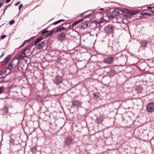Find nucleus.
I'll use <instances>...</instances> for the list:
<instances>
[{
	"label": "nucleus",
	"mask_w": 154,
	"mask_h": 154,
	"mask_svg": "<svg viewBox=\"0 0 154 154\" xmlns=\"http://www.w3.org/2000/svg\"><path fill=\"white\" fill-rule=\"evenodd\" d=\"M116 29V26L112 24H108L104 28V31L107 35L113 34L114 32V30Z\"/></svg>",
	"instance_id": "obj_1"
},
{
	"label": "nucleus",
	"mask_w": 154,
	"mask_h": 154,
	"mask_svg": "<svg viewBox=\"0 0 154 154\" xmlns=\"http://www.w3.org/2000/svg\"><path fill=\"white\" fill-rule=\"evenodd\" d=\"M82 102L81 101L75 100L72 102L71 106L72 108H76L78 109L80 107H82Z\"/></svg>",
	"instance_id": "obj_2"
},
{
	"label": "nucleus",
	"mask_w": 154,
	"mask_h": 154,
	"mask_svg": "<svg viewBox=\"0 0 154 154\" xmlns=\"http://www.w3.org/2000/svg\"><path fill=\"white\" fill-rule=\"evenodd\" d=\"M73 141L72 137L70 136H68L64 138V143L66 146H69L72 143Z\"/></svg>",
	"instance_id": "obj_3"
},
{
	"label": "nucleus",
	"mask_w": 154,
	"mask_h": 154,
	"mask_svg": "<svg viewBox=\"0 0 154 154\" xmlns=\"http://www.w3.org/2000/svg\"><path fill=\"white\" fill-rule=\"evenodd\" d=\"M53 80L54 82L56 85H59L62 82L63 78L62 76L58 75L54 77Z\"/></svg>",
	"instance_id": "obj_4"
},
{
	"label": "nucleus",
	"mask_w": 154,
	"mask_h": 154,
	"mask_svg": "<svg viewBox=\"0 0 154 154\" xmlns=\"http://www.w3.org/2000/svg\"><path fill=\"white\" fill-rule=\"evenodd\" d=\"M146 109L148 112H150L154 111V103L150 102L148 103L146 106Z\"/></svg>",
	"instance_id": "obj_5"
},
{
	"label": "nucleus",
	"mask_w": 154,
	"mask_h": 154,
	"mask_svg": "<svg viewBox=\"0 0 154 154\" xmlns=\"http://www.w3.org/2000/svg\"><path fill=\"white\" fill-rule=\"evenodd\" d=\"M89 17V15H88L85 16L83 18H82L81 20L75 21L74 23H72L71 25H69V26L68 27V29H70L73 28L75 26L78 24L80 22L84 20V19L86 18H88Z\"/></svg>",
	"instance_id": "obj_6"
},
{
	"label": "nucleus",
	"mask_w": 154,
	"mask_h": 154,
	"mask_svg": "<svg viewBox=\"0 0 154 154\" xmlns=\"http://www.w3.org/2000/svg\"><path fill=\"white\" fill-rule=\"evenodd\" d=\"M66 37V33L62 32L59 33L57 37V39L61 42H62L65 39Z\"/></svg>",
	"instance_id": "obj_7"
},
{
	"label": "nucleus",
	"mask_w": 154,
	"mask_h": 154,
	"mask_svg": "<svg viewBox=\"0 0 154 154\" xmlns=\"http://www.w3.org/2000/svg\"><path fill=\"white\" fill-rule=\"evenodd\" d=\"M114 58L111 56H108L104 59V62L106 63L110 64L113 61Z\"/></svg>",
	"instance_id": "obj_8"
},
{
	"label": "nucleus",
	"mask_w": 154,
	"mask_h": 154,
	"mask_svg": "<svg viewBox=\"0 0 154 154\" xmlns=\"http://www.w3.org/2000/svg\"><path fill=\"white\" fill-rule=\"evenodd\" d=\"M8 109L7 106H5L0 110V113L2 115H7L8 114Z\"/></svg>",
	"instance_id": "obj_9"
},
{
	"label": "nucleus",
	"mask_w": 154,
	"mask_h": 154,
	"mask_svg": "<svg viewBox=\"0 0 154 154\" xmlns=\"http://www.w3.org/2000/svg\"><path fill=\"white\" fill-rule=\"evenodd\" d=\"M28 48L29 47L27 46H26L24 48L23 50L21 52V53L22 54L19 55L18 56V57L20 58H24L26 55V53L25 52L27 50H28Z\"/></svg>",
	"instance_id": "obj_10"
},
{
	"label": "nucleus",
	"mask_w": 154,
	"mask_h": 154,
	"mask_svg": "<svg viewBox=\"0 0 154 154\" xmlns=\"http://www.w3.org/2000/svg\"><path fill=\"white\" fill-rule=\"evenodd\" d=\"M140 43V47L144 48L147 47V45L148 43V41L147 40H141Z\"/></svg>",
	"instance_id": "obj_11"
},
{
	"label": "nucleus",
	"mask_w": 154,
	"mask_h": 154,
	"mask_svg": "<svg viewBox=\"0 0 154 154\" xmlns=\"http://www.w3.org/2000/svg\"><path fill=\"white\" fill-rule=\"evenodd\" d=\"M46 45L45 41H43L40 44H38L37 46V48L39 49H42Z\"/></svg>",
	"instance_id": "obj_12"
},
{
	"label": "nucleus",
	"mask_w": 154,
	"mask_h": 154,
	"mask_svg": "<svg viewBox=\"0 0 154 154\" xmlns=\"http://www.w3.org/2000/svg\"><path fill=\"white\" fill-rule=\"evenodd\" d=\"M11 57L10 56H7V57L4 59L3 61L4 63L2 65V66H5L7 63L9 62V60L11 59Z\"/></svg>",
	"instance_id": "obj_13"
},
{
	"label": "nucleus",
	"mask_w": 154,
	"mask_h": 154,
	"mask_svg": "<svg viewBox=\"0 0 154 154\" xmlns=\"http://www.w3.org/2000/svg\"><path fill=\"white\" fill-rule=\"evenodd\" d=\"M87 21L82 23L80 24V28L85 29L88 26V23Z\"/></svg>",
	"instance_id": "obj_14"
},
{
	"label": "nucleus",
	"mask_w": 154,
	"mask_h": 154,
	"mask_svg": "<svg viewBox=\"0 0 154 154\" xmlns=\"http://www.w3.org/2000/svg\"><path fill=\"white\" fill-rule=\"evenodd\" d=\"M135 90L138 93H140L142 92L143 90V88L140 85H137L136 86Z\"/></svg>",
	"instance_id": "obj_15"
},
{
	"label": "nucleus",
	"mask_w": 154,
	"mask_h": 154,
	"mask_svg": "<svg viewBox=\"0 0 154 154\" xmlns=\"http://www.w3.org/2000/svg\"><path fill=\"white\" fill-rule=\"evenodd\" d=\"M103 119L101 117H97L95 119V122L97 124L99 125L102 123L103 122Z\"/></svg>",
	"instance_id": "obj_16"
},
{
	"label": "nucleus",
	"mask_w": 154,
	"mask_h": 154,
	"mask_svg": "<svg viewBox=\"0 0 154 154\" xmlns=\"http://www.w3.org/2000/svg\"><path fill=\"white\" fill-rule=\"evenodd\" d=\"M113 13L116 16L121 15L123 13L122 12L119 10H114L113 11Z\"/></svg>",
	"instance_id": "obj_17"
},
{
	"label": "nucleus",
	"mask_w": 154,
	"mask_h": 154,
	"mask_svg": "<svg viewBox=\"0 0 154 154\" xmlns=\"http://www.w3.org/2000/svg\"><path fill=\"white\" fill-rule=\"evenodd\" d=\"M66 30V28H65L64 27L62 26L61 27H57L56 28V30L55 32H60L64 30Z\"/></svg>",
	"instance_id": "obj_18"
},
{
	"label": "nucleus",
	"mask_w": 154,
	"mask_h": 154,
	"mask_svg": "<svg viewBox=\"0 0 154 154\" xmlns=\"http://www.w3.org/2000/svg\"><path fill=\"white\" fill-rule=\"evenodd\" d=\"M13 61H12L11 62H10L8 65L7 67V69H9L10 70H11L13 68Z\"/></svg>",
	"instance_id": "obj_19"
},
{
	"label": "nucleus",
	"mask_w": 154,
	"mask_h": 154,
	"mask_svg": "<svg viewBox=\"0 0 154 154\" xmlns=\"http://www.w3.org/2000/svg\"><path fill=\"white\" fill-rule=\"evenodd\" d=\"M31 151L33 154H36L37 151V148L36 147L34 146L32 147Z\"/></svg>",
	"instance_id": "obj_20"
},
{
	"label": "nucleus",
	"mask_w": 154,
	"mask_h": 154,
	"mask_svg": "<svg viewBox=\"0 0 154 154\" xmlns=\"http://www.w3.org/2000/svg\"><path fill=\"white\" fill-rule=\"evenodd\" d=\"M93 98L94 99H97L99 98V94L98 92L95 93L93 94Z\"/></svg>",
	"instance_id": "obj_21"
},
{
	"label": "nucleus",
	"mask_w": 154,
	"mask_h": 154,
	"mask_svg": "<svg viewBox=\"0 0 154 154\" xmlns=\"http://www.w3.org/2000/svg\"><path fill=\"white\" fill-rule=\"evenodd\" d=\"M42 39L43 38L42 37H40L37 38L34 42V45H36L38 43L40 42Z\"/></svg>",
	"instance_id": "obj_22"
},
{
	"label": "nucleus",
	"mask_w": 154,
	"mask_h": 154,
	"mask_svg": "<svg viewBox=\"0 0 154 154\" xmlns=\"http://www.w3.org/2000/svg\"><path fill=\"white\" fill-rule=\"evenodd\" d=\"M137 11H131L129 12V14L131 15H135L137 13Z\"/></svg>",
	"instance_id": "obj_23"
},
{
	"label": "nucleus",
	"mask_w": 154,
	"mask_h": 154,
	"mask_svg": "<svg viewBox=\"0 0 154 154\" xmlns=\"http://www.w3.org/2000/svg\"><path fill=\"white\" fill-rule=\"evenodd\" d=\"M48 30H47L46 29H44L43 30H42L41 32V35H43L44 34L46 33H47L48 32Z\"/></svg>",
	"instance_id": "obj_24"
},
{
	"label": "nucleus",
	"mask_w": 154,
	"mask_h": 154,
	"mask_svg": "<svg viewBox=\"0 0 154 154\" xmlns=\"http://www.w3.org/2000/svg\"><path fill=\"white\" fill-rule=\"evenodd\" d=\"M10 144L14 145V140L12 138H11L10 140Z\"/></svg>",
	"instance_id": "obj_25"
},
{
	"label": "nucleus",
	"mask_w": 154,
	"mask_h": 154,
	"mask_svg": "<svg viewBox=\"0 0 154 154\" xmlns=\"http://www.w3.org/2000/svg\"><path fill=\"white\" fill-rule=\"evenodd\" d=\"M140 14L143 16H144V15L150 16V13L147 12H142Z\"/></svg>",
	"instance_id": "obj_26"
},
{
	"label": "nucleus",
	"mask_w": 154,
	"mask_h": 154,
	"mask_svg": "<svg viewBox=\"0 0 154 154\" xmlns=\"http://www.w3.org/2000/svg\"><path fill=\"white\" fill-rule=\"evenodd\" d=\"M53 33V32L51 31L49 33H47V34L46 35V37H48L49 36H51L52 35Z\"/></svg>",
	"instance_id": "obj_27"
},
{
	"label": "nucleus",
	"mask_w": 154,
	"mask_h": 154,
	"mask_svg": "<svg viewBox=\"0 0 154 154\" xmlns=\"http://www.w3.org/2000/svg\"><path fill=\"white\" fill-rule=\"evenodd\" d=\"M5 0H0V8L2 7L4 3Z\"/></svg>",
	"instance_id": "obj_28"
},
{
	"label": "nucleus",
	"mask_w": 154,
	"mask_h": 154,
	"mask_svg": "<svg viewBox=\"0 0 154 154\" xmlns=\"http://www.w3.org/2000/svg\"><path fill=\"white\" fill-rule=\"evenodd\" d=\"M69 26V23H63L62 24V26L63 27H64L65 28V27L67 26Z\"/></svg>",
	"instance_id": "obj_29"
},
{
	"label": "nucleus",
	"mask_w": 154,
	"mask_h": 154,
	"mask_svg": "<svg viewBox=\"0 0 154 154\" xmlns=\"http://www.w3.org/2000/svg\"><path fill=\"white\" fill-rule=\"evenodd\" d=\"M60 20H59L55 22H54L52 24H53V25H55L56 24H57L59 23H60Z\"/></svg>",
	"instance_id": "obj_30"
},
{
	"label": "nucleus",
	"mask_w": 154,
	"mask_h": 154,
	"mask_svg": "<svg viewBox=\"0 0 154 154\" xmlns=\"http://www.w3.org/2000/svg\"><path fill=\"white\" fill-rule=\"evenodd\" d=\"M14 22H15L14 20H12L10 21V22L9 23V24H10V25H12L14 23Z\"/></svg>",
	"instance_id": "obj_31"
},
{
	"label": "nucleus",
	"mask_w": 154,
	"mask_h": 154,
	"mask_svg": "<svg viewBox=\"0 0 154 154\" xmlns=\"http://www.w3.org/2000/svg\"><path fill=\"white\" fill-rule=\"evenodd\" d=\"M36 98V99L37 100H39L40 101H41V98L40 96H37Z\"/></svg>",
	"instance_id": "obj_32"
},
{
	"label": "nucleus",
	"mask_w": 154,
	"mask_h": 154,
	"mask_svg": "<svg viewBox=\"0 0 154 154\" xmlns=\"http://www.w3.org/2000/svg\"><path fill=\"white\" fill-rule=\"evenodd\" d=\"M4 89L3 88V87H0V94L2 93L3 92V91Z\"/></svg>",
	"instance_id": "obj_33"
},
{
	"label": "nucleus",
	"mask_w": 154,
	"mask_h": 154,
	"mask_svg": "<svg viewBox=\"0 0 154 154\" xmlns=\"http://www.w3.org/2000/svg\"><path fill=\"white\" fill-rule=\"evenodd\" d=\"M6 37V35H2L0 37V38L1 39H3Z\"/></svg>",
	"instance_id": "obj_34"
},
{
	"label": "nucleus",
	"mask_w": 154,
	"mask_h": 154,
	"mask_svg": "<svg viewBox=\"0 0 154 154\" xmlns=\"http://www.w3.org/2000/svg\"><path fill=\"white\" fill-rule=\"evenodd\" d=\"M23 6V5L22 4H21L19 5L18 7V9L19 11L20 10V9L22 8Z\"/></svg>",
	"instance_id": "obj_35"
},
{
	"label": "nucleus",
	"mask_w": 154,
	"mask_h": 154,
	"mask_svg": "<svg viewBox=\"0 0 154 154\" xmlns=\"http://www.w3.org/2000/svg\"><path fill=\"white\" fill-rule=\"evenodd\" d=\"M26 44L25 42H23V44L21 45V46H20L19 48H21L22 47H23V46H24V45H25V44Z\"/></svg>",
	"instance_id": "obj_36"
},
{
	"label": "nucleus",
	"mask_w": 154,
	"mask_h": 154,
	"mask_svg": "<svg viewBox=\"0 0 154 154\" xmlns=\"http://www.w3.org/2000/svg\"><path fill=\"white\" fill-rule=\"evenodd\" d=\"M30 39L29 40H26L24 41L25 43L26 44L30 42Z\"/></svg>",
	"instance_id": "obj_37"
},
{
	"label": "nucleus",
	"mask_w": 154,
	"mask_h": 154,
	"mask_svg": "<svg viewBox=\"0 0 154 154\" xmlns=\"http://www.w3.org/2000/svg\"><path fill=\"white\" fill-rule=\"evenodd\" d=\"M20 3V1L18 2L17 3H16L15 4V5L16 6H17Z\"/></svg>",
	"instance_id": "obj_38"
},
{
	"label": "nucleus",
	"mask_w": 154,
	"mask_h": 154,
	"mask_svg": "<svg viewBox=\"0 0 154 154\" xmlns=\"http://www.w3.org/2000/svg\"><path fill=\"white\" fill-rule=\"evenodd\" d=\"M86 11H85V12L83 13H81L80 14V17H82L83 15V14L85 13L86 12Z\"/></svg>",
	"instance_id": "obj_39"
},
{
	"label": "nucleus",
	"mask_w": 154,
	"mask_h": 154,
	"mask_svg": "<svg viewBox=\"0 0 154 154\" xmlns=\"http://www.w3.org/2000/svg\"><path fill=\"white\" fill-rule=\"evenodd\" d=\"M4 53H3L0 56V58H2V57L4 55Z\"/></svg>",
	"instance_id": "obj_40"
},
{
	"label": "nucleus",
	"mask_w": 154,
	"mask_h": 154,
	"mask_svg": "<svg viewBox=\"0 0 154 154\" xmlns=\"http://www.w3.org/2000/svg\"><path fill=\"white\" fill-rule=\"evenodd\" d=\"M7 8L6 7V8H5V9H4V11H3V14H4L5 11L6 10V9H7Z\"/></svg>",
	"instance_id": "obj_41"
},
{
	"label": "nucleus",
	"mask_w": 154,
	"mask_h": 154,
	"mask_svg": "<svg viewBox=\"0 0 154 154\" xmlns=\"http://www.w3.org/2000/svg\"><path fill=\"white\" fill-rule=\"evenodd\" d=\"M11 0H6V3H8Z\"/></svg>",
	"instance_id": "obj_42"
},
{
	"label": "nucleus",
	"mask_w": 154,
	"mask_h": 154,
	"mask_svg": "<svg viewBox=\"0 0 154 154\" xmlns=\"http://www.w3.org/2000/svg\"><path fill=\"white\" fill-rule=\"evenodd\" d=\"M11 6V4H10L9 5H7L6 6V7H7V8H8L9 7Z\"/></svg>",
	"instance_id": "obj_43"
},
{
	"label": "nucleus",
	"mask_w": 154,
	"mask_h": 154,
	"mask_svg": "<svg viewBox=\"0 0 154 154\" xmlns=\"http://www.w3.org/2000/svg\"><path fill=\"white\" fill-rule=\"evenodd\" d=\"M147 8H149V9H152V8H153V7H147Z\"/></svg>",
	"instance_id": "obj_44"
},
{
	"label": "nucleus",
	"mask_w": 154,
	"mask_h": 154,
	"mask_svg": "<svg viewBox=\"0 0 154 154\" xmlns=\"http://www.w3.org/2000/svg\"><path fill=\"white\" fill-rule=\"evenodd\" d=\"M60 20V22H63V21H65V20L63 19H61V20Z\"/></svg>",
	"instance_id": "obj_45"
},
{
	"label": "nucleus",
	"mask_w": 154,
	"mask_h": 154,
	"mask_svg": "<svg viewBox=\"0 0 154 154\" xmlns=\"http://www.w3.org/2000/svg\"><path fill=\"white\" fill-rule=\"evenodd\" d=\"M100 10H103V8H101Z\"/></svg>",
	"instance_id": "obj_46"
},
{
	"label": "nucleus",
	"mask_w": 154,
	"mask_h": 154,
	"mask_svg": "<svg viewBox=\"0 0 154 154\" xmlns=\"http://www.w3.org/2000/svg\"><path fill=\"white\" fill-rule=\"evenodd\" d=\"M153 8H154V6H153Z\"/></svg>",
	"instance_id": "obj_47"
}]
</instances>
